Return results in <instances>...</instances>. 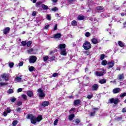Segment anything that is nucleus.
Listing matches in <instances>:
<instances>
[{"label":"nucleus","instance_id":"32","mask_svg":"<svg viewBox=\"0 0 126 126\" xmlns=\"http://www.w3.org/2000/svg\"><path fill=\"white\" fill-rule=\"evenodd\" d=\"M71 25L73 26H76V25H77V22H76V21H75V20H73L71 22Z\"/></svg>","mask_w":126,"mask_h":126},{"label":"nucleus","instance_id":"39","mask_svg":"<svg viewBox=\"0 0 126 126\" xmlns=\"http://www.w3.org/2000/svg\"><path fill=\"white\" fill-rule=\"evenodd\" d=\"M7 93H8V94H11L12 93H13V90L10 89L8 90Z\"/></svg>","mask_w":126,"mask_h":126},{"label":"nucleus","instance_id":"19","mask_svg":"<svg viewBox=\"0 0 126 126\" xmlns=\"http://www.w3.org/2000/svg\"><path fill=\"white\" fill-rule=\"evenodd\" d=\"M118 79L119 80H124V74H119L118 76Z\"/></svg>","mask_w":126,"mask_h":126},{"label":"nucleus","instance_id":"20","mask_svg":"<svg viewBox=\"0 0 126 126\" xmlns=\"http://www.w3.org/2000/svg\"><path fill=\"white\" fill-rule=\"evenodd\" d=\"M98 82L100 84H105V83H106V82H107V80L105 79H102L99 80Z\"/></svg>","mask_w":126,"mask_h":126},{"label":"nucleus","instance_id":"36","mask_svg":"<svg viewBox=\"0 0 126 126\" xmlns=\"http://www.w3.org/2000/svg\"><path fill=\"white\" fill-rule=\"evenodd\" d=\"M7 84H8L6 82H5V83L1 82V83H0V87H1V86H6V85H7Z\"/></svg>","mask_w":126,"mask_h":126},{"label":"nucleus","instance_id":"25","mask_svg":"<svg viewBox=\"0 0 126 126\" xmlns=\"http://www.w3.org/2000/svg\"><path fill=\"white\" fill-rule=\"evenodd\" d=\"M49 101H45L42 103V106H43V107H47V106H49Z\"/></svg>","mask_w":126,"mask_h":126},{"label":"nucleus","instance_id":"44","mask_svg":"<svg viewBox=\"0 0 126 126\" xmlns=\"http://www.w3.org/2000/svg\"><path fill=\"white\" fill-rule=\"evenodd\" d=\"M53 77H57V76H59V73H54L52 75Z\"/></svg>","mask_w":126,"mask_h":126},{"label":"nucleus","instance_id":"10","mask_svg":"<svg viewBox=\"0 0 126 126\" xmlns=\"http://www.w3.org/2000/svg\"><path fill=\"white\" fill-rule=\"evenodd\" d=\"M99 88V85L97 84H94L92 87V91H97Z\"/></svg>","mask_w":126,"mask_h":126},{"label":"nucleus","instance_id":"57","mask_svg":"<svg viewBox=\"0 0 126 126\" xmlns=\"http://www.w3.org/2000/svg\"><path fill=\"white\" fill-rule=\"evenodd\" d=\"M17 111L19 113H20L21 112V108H18L16 109Z\"/></svg>","mask_w":126,"mask_h":126},{"label":"nucleus","instance_id":"53","mask_svg":"<svg viewBox=\"0 0 126 126\" xmlns=\"http://www.w3.org/2000/svg\"><path fill=\"white\" fill-rule=\"evenodd\" d=\"M49 27H50V25H46V26H45V28H45V29H46V30H48Z\"/></svg>","mask_w":126,"mask_h":126},{"label":"nucleus","instance_id":"24","mask_svg":"<svg viewBox=\"0 0 126 126\" xmlns=\"http://www.w3.org/2000/svg\"><path fill=\"white\" fill-rule=\"evenodd\" d=\"M59 48L60 50L65 49V44H61L59 45Z\"/></svg>","mask_w":126,"mask_h":126},{"label":"nucleus","instance_id":"50","mask_svg":"<svg viewBox=\"0 0 126 126\" xmlns=\"http://www.w3.org/2000/svg\"><path fill=\"white\" fill-rule=\"evenodd\" d=\"M11 102H14L15 101H16V98L15 97H13L11 99Z\"/></svg>","mask_w":126,"mask_h":126},{"label":"nucleus","instance_id":"8","mask_svg":"<svg viewBox=\"0 0 126 126\" xmlns=\"http://www.w3.org/2000/svg\"><path fill=\"white\" fill-rule=\"evenodd\" d=\"M1 78H4L5 81H8L9 79V75L8 74H2L1 75Z\"/></svg>","mask_w":126,"mask_h":126},{"label":"nucleus","instance_id":"11","mask_svg":"<svg viewBox=\"0 0 126 126\" xmlns=\"http://www.w3.org/2000/svg\"><path fill=\"white\" fill-rule=\"evenodd\" d=\"M10 112H11V109H10V107H7L6 111H4L3 113V116H4V117H6V116H7V114H9V113H10Z\"/></svg>","mask_w":126,"mask_h":126},{"label":"nucleus","instance_id":"48","mask_svg":"<svg viewBox=\"0 0 126 126\" xmlns=\"http://www.w3.org/2000/svg\"><path fill=\"white\" fill-rule=\"evenodd\" d=\"M46 18L48 20H51V15H47V17H46Z\"/></svg>","mask_w":126,"mask_h":126},{"label":"nucleus","instance_id":"7","mask_svg":"<svg viewBox=\"0 0 126 126\" xmlns=\"http://www.w3.org/2000/svg\"><path fill=\"white\" fill-rule=\"evenodd\" d=\"M37 92L39 93V97L41 98H43V97H45L46 96V94L44 93L43 91L41 89H39L37 90Z\"/></svg>","mask_w":126,"mask_h":126},{"label":"nucleus","instance_id":"13","mask_svg":"<svg viewBox=\"0 0 126 126\" xmlns=\"http://www.w3.org/2000/svg\"><path fill=\"white\" fill-rule=\"evenodd\" d=\"M61 37H62V34L60 33H56L53 35V38H54V39H60L61 38Z\"/></svg>","mask_w":126,"mask_h":126},{"label":"nucleus","instance_id":"14","mask_svg":"<svg viewBox=\"0 0 126 126\" xmlns=\"http://www.w3.org/2000/svg\"><path fill=\"white\" fill-rule=\"evenodd\" d=\"M121 89H120V88H116L113 90V93L114 94H117V93H119Z\"/></svg>","mask_w":126,"mask_h":126},{"label":"nucleus","instance_id":"42","mask_svg":"<svg viewBox=\"0 0 126 126\" xmlns=\"http://www.w3.org/2000/svg\"><path fill=\"white\" fill-rule=\"evenodd\" d=\"M125 96H126V93H123L120 94V97L122 98H123V97H125Z\"/></svg>","mask_w":126,"mask_h":126},{"label":"nucleus","instance_id":"47","mask_svg":"<svg viewBox=\"0 0 126 126\" xmlns=\"http://www.w3.org/2000/svg\"><path fill=\"white\" fill-rule=\"evenodd\" d=\"M104 58H105V55L102 54V55L100 56V60H101V61H102V60H103V59H104Z\"/></svg>","mask_w":126,"mask_h":126},{"label":"nucleus","instance_id":"41","mask_svg":"<svg viewBox=\"0 0 126 126\" xmlns=\"http://www.w3.org/2000/svg\"><path fill=\"white\" fill-rule=\"evenodd\" d=\"M87 98L88 99H91L92 98H93V94H89L87 95Z\"/></svg>","mask_w":126,"mask_h":126},{"label":"nucleus","instance_id":"61","mask_svg":"<svg viewBox=\"0 0 126 126\" xmlns=\"http://www.w3.org/2000/svg\"><path fill=\"white\" fill-rule=\"evenodd\" d=\"M40 4H41V2H37L36 3L37 6H39V5H40Z\"/></svg>","mask_w":126,"mask_h":126},{"label":"nucleus","instance_id":"51","mask_svg":"<svg viewBox=\"0 0 126 126\" xmlns=\"http://www.w3.org/2000/svg\"><path fill=\"white\" fill-rule=\"evenodd\" d=\"M52 11H57V10H58V8L57 7H54V8H52Z\"/></svg>","mask_w":126,"mask_h":126},{"label":"nucleus","instance_id":"26","mask_svg":"<svg viewBox=\"0 0 126 126\" xmlns=\"http://www.w3.org/2000/svg\"><path fill=\"white\" fill-rule=\"evenodd\" d=\"M92 42L93 44H98V39L97 38H94L92 39Z\"/></svg>","mask_w":126,"mask_h":126},{"label":"nucleus","instance_id":"22","mask_svg":"<svg viewBox=\"0 0 126 126\" xmlns=\"http://www.w3.org/2000/svg\"><path fill=\"white\" fill-rule=\"evenodd\" d=\"M118 44L120 47H121V48H124V47H125V43L123 42V41H119L118 42Z\"/></svg>","mask_w":126,"mask_h":126},{"label":"nucleus","instance_id":"30","mask_svg":"<svg viewBox=\"0 0 126 126\" xmlns=\"http://www.w3.org/2000/svg\"><path fill=\"white\" fill-rule=\"evenodd\" d=\"M101 64L102 65H106L107 64H108V62H107V61L106 60H103L101 62Z\"/></svg>","mask_w":126,"mask_h":126},{"label":"nucleus","instance_id":"9","mask_svg":"<svg viewBox=\"0 0 126 126\" xmlns=\"http://www.w3.org/2000/svg\"><path fill=\"white\" fill-rule=\"evenodd\" d=\"M74 126H83V123H80V120L77 119L74 121Z\"/></svg>","mask_w":126,"mask_h":126},{"label":"nucleus","instance_id":"37","mask_svg":"<svg viewBox=\"0 0 126 126\" xmlns=\"http://www.w3.org/2000/svg\"><path fill=\"white\" fill-rule=\"evenodd\" d=\"M28 54H32L33 53V48H31L27 51Z\"/></svg>","mask_w":126,"mask_h":126},{"label":"nucleus","instance_id":"60","mask_svg":"<svg viewBox=\"0 0 126 126\" xmlns=\"http://www.w3.org/2000/svg\"><path fill=\"white\" fill-rule=\"evenodd\" d=\"M67 1H68V2H73V1H74V0H67Z\"/></svg>","mask_w":126,"mask_h":126},{"label":"nucleus","instance_id":"12","mask_svg":"<svg viewBox=\"0 0 126 126\" xmlns=\"http://www.w3.org/2000/svg\"><path fill=\"white\" fill-rule=\"evenodd\" d=\"M93 111H94V112H92L90 114V116L91 117H93L94 116H95V113H96V111H98V110H99V108H93Z\"/></svg>","mask_w":126,"mask_h":126},{"label":"nucleus","instance_id":"49","mask_svg":"<svg viewBox=\"0 0 126 126\" xmlns=\"http://www.w3.org/2000/svg\"><path fill=\"white\" fill-rule=\"evenodd\" d=\"M24 62L23 61L19 63V66H22L23 65Z\"/></svg>","mask_w":126,"mask_h":126},{"label":"nucleus","instance_id":"2","mask_svg":"<svg viewBox=\"0 0 126 126\" xmlns=\"http://www.w3.org/2000/svg\"><path fill=\"white\" fill-rule=\"evenodd\" d=\"M83 48L84 50H89L91 49V44L88 41H85L83 44Z\"/></svg>","mask_w":126,"mask_h":126},{"label":"nucleus","instance_id":"1","mask_svg":"<svg viewBox=\"0 0 126 126\" xmlns=\"http://www.w3.org/2000/svg\"><path fill=\"white\" fill-rule=\"evenodd\" d=\"M27 119H30L31 121V123L35 125L37 122H41L43 118H42V116L39 115L37 116V118L36 117L34 116V115L32 114L28 115Z\"/></svg>","mask_w":126,"mask_h":126},{"label":"nucleus","instance_id":"23","mask_svg":"<svg viewBox=\"0 0 126 126\" xmlns=\"http://www.w3.org/2000/svg\"><path fill=\"white\" fill-rule=\"evenodd\" d=\"M9 30H10V29L9 28H6L3 31V33L5 34H6L9 32Z\"/></svg>","mask_w":126,"mask_h":126},{"label":"nucleus","instance_id":"38","mask_svg":"<svg viewBox=\"0 0 126 126\" xmlns=\"http://www.w3.org/2000/svg\"><path fill=\"white\" fill-rule=\"evenodd\" d=\"M27 43L26 41H22L21 44L23 47H25V45H27Z\"/></svg>","mask_w":126,"mask_h":126},{"label":"nucleus","instance_id":"29","mask_svg":"<svg viewBox=\"0 0 126 126\" xmlns=\"http://www.w3.org/2000/svg\"><path fill=\"white\" fill-rule=\"evenodd\" d=\"M83 19H84V16L79 15L77 17V20H83Z\"/></svg>","mask_w":126,"mask_h":126},{"label":"nucleus","instance_id":"27","mask_svg":"<svg viewBox=\"0 0 126 126\" xmlns=\"http://www.w3.org/2000/svg\"><path fill=\"white\" fill-rule=\"evenodd\" d=\"M41 7L43 8L44 10H47V9H49V7L47 5H46L44 4H41Z\"/></svg>","mask_w":126,"mask_h":126},{"label":"nucleus","instance_id":"46","mask_svg":"<svg viewBox=\"0 0 126 126\" xmlns=\"http://www.w3.org/2000/svg\"><path fill=\"white\" fill-rule=\"evenodd\" d=\"M86 37H90V35H91L89 32H86V33L85 34Z\"/></svg>","mask_w":126,"mask_h":126},{"label":"nucleus","instance_id":"63","mask_svg":"<svg viewBox=\"0 0 126 126\" xmlns=\"http://www.w3.org/2000/svg\"><path fill=\"white\" fill-rule=\"evenodd\" d=\"M31 0L33 2V3H35L36 1H37V0Z\"/></svg>","mask_w":126,"mask_h":126},{"label":"nucleus","instance_id":"45","mask_svg":"<svg viewBox=\"0 0 126 126\" xmlns=\"http://www.w3.org/2000/svg\"><path fill=\"white\" fill-rule=\"evenodd\" d=\"M58 123H59V120L56 119L54 122V126H57V125H58Z\"/></svg>","mask_w":126,"mask_h":126},{"label":"nucleus","instance_id":"15","mask_svg":"<svg viewBox=\"0 0 126 126\" xmlns=\"http://www.w3.org/2000/svg\"><path fill=\"white\" fill-rule=\"evenodd\" d=\"M61 51V55H62V56H66V50L65 49H61L60 50Z\"/></svg>","mask_w":126,"mask_h":126},{"label":"nucleus","instance_id":"35","mask_svg":"<svg viewBox=\"0 0 126 126\" xmlns=\"http://www.w3.org/2000/svg\"><path fill=\"white\" fill-rule=\"evenodd\" d=\"M44 62H47L48 60H49V57L48 56H44L43 57Z\"/></svg>","mask_w":126,"mask_h":126},{"label":"nucleus","instance_id":"4","mask_svg":"<svg viewBox=\"0 0 126 126\" xmlns=\"http://www.w3.org/2000/svg\"><path fill=\"white\" fill-rule=\"evenodd\" d=\"M106 73V72L103 70V71H95L94 72V75L97 77L103 76L104 74Z\"/></svg>","mask_w":126,"mask_h":126},{"label":"nucleus","instance_id":"64","mask_svg":"<svg viewBox=\"0 0 126 126\" xmlns=\"http://www.w3.org/2000/svg\"><path fill=\"white\" fill-rule=\"evenodd\" d=\"M124 27L126 28V22L124 24Z\"/></svg>","mask_w":126,"mask_h":126},{"label":"nucleus","instance_id":"54","mask_svg":"<svg viewBox=\"0 0 126 126\" xmlns=\"http://www.w3.org/2000/svg\"><path fill=\"white\" fill-rule=\"evenodd\" d=\"M18 93H19V92H22V88H19L17 90Z\"/></svg>","mask_w":126,"mask_h":126},{"label":"nucleus","instance_id":"58","mask_svg":"<svg viewBox=\"0 0 126 126\" xmlns=\"http://www.w3.org/2000/svg\"><path fill=\"white\" fill-rule=\"evenodd\" d=\"M17 105H18L19 106H21V105H22V102L21 101L18 102Z\"/></svg>","mask_w":126,"mask_h":126},{"label":"nucleus","instance_id":"62","mask_svg":"<svg viewBox=\"0 0 126 126\" xmlns=\"http://www.w3.org/2000/svg\"><path fill=\"white\" fill-rule=\"evenodd\" d=\"M70 111L71 112H72L73 111H75V108H72L70 110Z\"/></svg>","mask_w":126,"mask_h":126},{"label":"nucleus","instance_id":"28","mask_svg":"<svg viewBox=\"0 0 126 126\" xmlns=\"http://www.w3.org/2000/svg\"><path fill=\"white\" fill-rule=\"evenodd\" d=\"M35 69V67H34L33 66H31L29 67V70L31 72H32V71H34V70Z\"/></svg>","mask_w":126,"mask_h":126},{"label":"nucleus","instance_id":"6","mask_svg":"<svg viewBox=\"0 0 126 126\" xmlns=\"http://www.w3.org/2000/svg\"><path fill=\"white\" fill-rule=\"evenodd\" d=\"M109 102L110 104L114 103V104L117 105L119 103V99L118 98H111L109 100Z\"/></svg>","mask_w":126,"mask_h":126},{"label":"nucleus","instance_id":"3","mask_svg":"<svg viewBox=\"0 0 126 126\" xmlns=\"http://www.w3.org/2000/svg\"><path fill=\"white\" fill-rule=\"evenodd\" d=\"M36 61H37V57L35 56H32L30 57L29 63H36Z\"/></svg>","mask_w":126,"mask_h":126},{"label":"nucleus","instance_id":"31","mask_svg":"<svg viewBox=\"0 0 126 126\" xmlns=\"http://www.w3.org/2000/svg\"><path fill=\"white\" fill-rule=\"evenodd\" d=\"M8 64L9 67H10V68H12V67H13V66L14 65V63H13V62H9Z\"/></svg>","mask_w":126,"mask_h":126},{"label":"nucleus","instance_id":"33","mask_svg":"<svg viewBox=\"0 0 126 126\" xmlns=\"http://www.w3.org/2000/svg\"><path fill=\"white\" fill-rule=\"evenodd\" d=\"M103 9H104V7L102 6L96 7V10H103Z\"/></svg>","mask_w":126,"mask_h":126},{"label":"nucleus","instance_id":"56","mask_svg":"<svg viewBox=\"0 0 126 126\" xmlns=\"http://www.w3.org/2000/svg\"><path fill=\"white\" fill-rule=\"evenodd\" d=\"M57 29H58V25L56 24L54 27V31H55V30H57Z\"/></svg>","mask_w":126,"mask_h":126},{"label":"nucleus","instance_id":"5","mask_svg":"<svg viewBox=\"0 0 126 126\" xmlns=\"http://www.w3.org/2000/svg\"><path fill=\"white\" fill-rule=\"evenodd\" d=\"M107 68L108 69H110V68H112V67H113L114 66V65H115V61H111L107 63Z\"/></svg>","mask_w":126,"mask_h":126},{"label":"nucleus","instance_id":"18","mask_svg":"<svg viewBox=\"0 0 126 126\" xmlns=\"http://www.w3.org/2000/svg\"><path fill=\"white\" fill-rule=\"evenodd\" d=\"M74 117H75V116L74 114H71L69 115L68 116L69 121H70V122H71V121H72V120H73V119H74Z\"/></svg>","mask_w":126,"mask_h":126},{"label":"nucleus","instance_id":"43","mask_svg":"<svg viewBox=\"0 0 126 126\" xmlns=\"http://www.w3.org/2000/svg\"><path fill=\"white\" fill-rule=\"evenodd\" d=\"M17 123H18L17 121H14L12 123V126H16L17 125Z\"/></svg>","mask_w":126,"mask_h":126},{"label":"nucleus","instance_id":"34","mask_svg":"<svg viewBox=\"0 0 126 126\" xmlns=\"http://www.w3.org/2000/svg\"><path fill=\"white\" fill-rule=\"evenodd\" d=\"M22 98L24 99V101H26V100H27V96L25 94L22 95Z\"/></svg>","mask_w":126,"mask_h":126},{"label":"nucleus","instance_id":"40","mask_svg":"<svg viewBox=\"0 0 126 126\" xmlns=\"http://www.w3.org/2000/svg\"><path fill=\"white\" fill-rule=\"evenodd\" d=\"M31 44H32V41H29L27 43V47H30L31 46Z\"/></svg>","mask_w":126,"mask_h":126},{"label":"nucleus","instance_id":"55","mask_svg":"<svg viewBox=\"0 0 126 126\" xmlns=\"http://www.w3.org/2000/svg\"><path fill=\"white\" fill-rule=\"evenodd\" d=\"M122 113H126V107L122 109Z\"/></svg>","mask_w":126,"mask_h":126},{"label":"nucleus","instance_id":"59","mask_svg":"<svg viewBox=\"0 0 126 126\" xmlns=\"http://www.w3.org/2000/svg\"><path fill=\"white\" fill-rule=\"evenodd\" d=\"M36 11H33L32 13V16H35V15H36Z\"/></svg>","mask_w":126,"mask_h":126},{"label":"nucleus","instance_id":"21","mask_svg":"<svg viewBox=\"0 0 126 126\" xmlns=\"http://www.w3.org/2000/svg\"><path fill=\"white\" fill-rule=\"evenodd\" d=\"M27 95H28L29 97H32L33 96V92L31 91H28L27 92Z\"/></svg>","mask_w":126,"mask_h":126},{"label":"nucleus","instance_id":"52","mask_svg":"<svg viewBox=\"0 0 126 126\" xmlns=\"http://www.w3.org/2000/svg\"><path fill=\"white\" fill-rule=\"evenodd\" d=\"M55 59H56V57L52 56V57H50V61H54Z\"/></svg>","mask_w":126,"mask_h":126},{"label":"nucleus","instance_id":"17","mask_svg":"<svg viewBox=\"0 0 126 126\" xmlns=\"http://www.w3.org/2000/svg\"><path fill=\"white\" fill-rule=\"evenodd\" d=\"M21 79H22L21 76H20V77L18 76V77H16L15 78L14 81L16 83L21 82Z\"/></svg>","mask_w":126,"mask_h":126},{"label":"nucleus","instance_id":"16","mask_svg":"<svg viewBox=\"0 0 126 126\" xmlns=\"http://www.w3.org/2000/svg\"><path fill=\"white\" fill-rule=\"evenodd\" d=\"M81 103V101H80V100L79 99L75 100L74 101V105L75 106H76L77 105H80Z\"/></svg>","mask_w":126,"mask_h":126}]
</instances>
